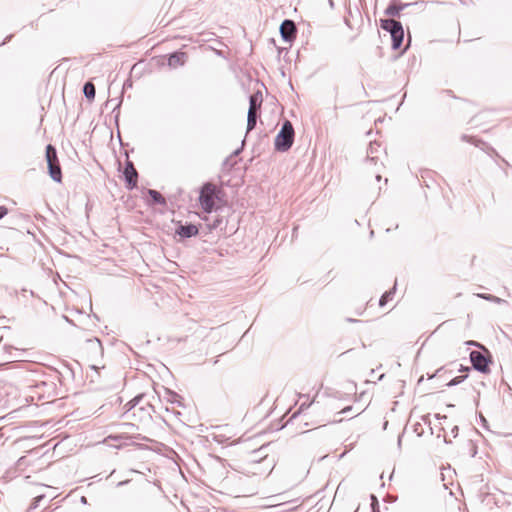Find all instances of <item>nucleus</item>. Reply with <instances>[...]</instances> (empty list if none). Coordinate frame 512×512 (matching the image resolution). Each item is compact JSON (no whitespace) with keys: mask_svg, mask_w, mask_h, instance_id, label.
Returning a JSON list of instances; mask_svg holds the SVG:
<instances>
[{"mask_svg":"<svg viewBox=\"0 0 512 512\" xmlns=\"http://www.w3.org/2000/svg\"><path fill=\"white\" fill-rule=\"evenodd\" d=\"M88 342L91 343L92 345L97 346L99 349H101V342L99 339L95 338L94 340H89Z\"/></svg>","mask_w":512,"mask_h":512,"instance_id":"b1692460","label":"nucleus"},{"mask_svg":"<svg viewBox=\"0 0 512 512\" xmlns=\"http://www.w3.org/2000/svg\"><path fill=\"white\" fill-rule=\"evenodd\" d=\"M464 378H465V376L455 377L450 382H448L447 386L451 387V386L458 385L464 380Z\"/></svg>","mask_w":512,"mask_h":512,"instance_id":"4be33fe9","label":"nucleus"},{"mask_svg":"<svg viewBox=\"0 0 512 512\" xmlns=\"http://www.w3.org/2000/svg\"><path fill=\"white\" fill-rule=\"evenodd\" d=\"M24 460H25V457H21V458H19V460H18V464H19V465H21V464H22V462H23Z\"/></svg>","mask_w":512,"mask_h":512,"instance_id":"473e14b6","label":"nucleus"},{"mask_svg":"<svg viewBox=\"0 0 512 512\" xmlns=\"http://www.w3.org/2000/svg\"><path fill=\"white\" fill-rule=\"evenodd\" d=\"M44 497H45V496H44L43 494H41V495L36 496V497H35V499H36L38 502H41V501L44 499Z\"/></svg>","mask_w":512,"mask_h":512,"instance_id":"a878e982","label":"nucleus"},{"mask_svg":"<svg viewBox=\"0 0 512 512\" xmlns=\"http://www.w3.org/2000/svg\"><path fill=\"white\" fill-rule=\"evenodd\" d=\"M83 93L87 100L92 101L95 98V86L91 81H88L83 86Z\"/></svg>","mask_w":512,"mask_h":512,"instance_id":"2eb2a0df","label":"nucleus"},{"mask_svg":"<svg viewBox=\"0 0 512 512\" xmlns=\"http://www.w3.org/2000/svg\"><path fill=\"white\" fill-rule=\"evenodd\" d=\"M381 28L390 33L393 49L400 48L404 37V31L401 23L394 19H382Z\"/></svg>","mask_w":512,"mask_h":512,"instance_id":"20e7f679","label":"nucleus"},{"mask_svg":"<svg viewBox=\"0 0 512 512\" xmlns=\"http://www.w3.org/2000/svg\"><path fill=\"white\" fill-rule=\"evenodd\" d=\"M147 194L149 198L147 199V203L149 204H165L164 197L156 190H148Z\"/></svg>","mask_w":512,"mask_h":512,"instance_id":"ddd939ff","label":"nucleus"},{"mask_svg":"<svg viewBox=\"0 0 512 512\" xmlns=\"http://www.w3.org/2000/svg\"><path fill=\"white\" fill-rule=\"evenodd\" d=\"M392 294H393L392 291H389V292H386L385 294H383L382 297L379 300V305L380 306H384L387 303V301L390 299Z\"/></svg>","mask_w":512,"mask_h":512,"instance_id":"aec40b11","label":"nucleus"},{"mask_svg":"<svg viewBox=\"0 0 512 512\" xmlns=\"http://www.w3.org/2000/svg\"><path fill=\"white\" fill-rule=\"evenodd\" d=\"M371 505H372L373 510H375V507L378 505V500H377L376 496H374V495H371Z\"/></svg>","mask_w":512,"mask_h":512,"instance_id":"393cba45","label":"nucleus"},{"mask_svg":"<svg viewBox=\"0 0 512 512\" xmlns=\"http://www.w3.org/2000/svg\"><path fill=\"white\" fill-rule=\"evenodd\" d=\"M120 144L121 154L124 156V160L117 159L119 178L125 183V186L128 187V149L121 139Z\"/></svg>","mask_w":512,"mask_h":512,"instance_id":"0eeeda50","label":"nucleus"},{"mask_svg":"<svg viewBox=\"0 0 512 512\" xmlns=\"http://www.w3.org/2000/svg\"><path fill=\"white\" fill-rule=\"evenodd\" d=\"M187 56L184 52H175L168 58V65L171 68H177L183 66L186 62Z\"/></svg>","mask_w":512,"mask_h":512,"instance_id":"9d476101","label":"nucleus"},{"mask_svg":"<svg viewBox=\"0 0 512 512\" xmlns=\"http://www.w3.org/2000/svg\"><path fill=\"white\" fill-rule=\"evenodd\" d=\"M46 161L48 166V173L53 181L60 183L62 181V170L57 157L56 148L48 144L46 146Z\"/></svg>","mask_w":512,"mask_h":512,"instance_id":"39448f33","label":"nucleus"},{"mask_svg":"<svg viewBox=\"0 0 512 512\" xmlns=\"http://www.w3.org/2000/svg\"><path fill=\"white\" fill-rule=\"evenodd\" d=\"M478 297L496 304H501L505 302V300L491 294H478Z\"/></svg>","mask_w":512,"mask_h":512,"instance_id":"a211bd4d","label":"nucleus"},{"mask_svg":"<svg viewBox=\"0 0 512 512\" xmlns=\"http://www.w3.org/2000/svg\"><path fill=\"white\" fill-rule=\"evenodd\" d=\"M351 409L352 408L350 406H348V407L342 409L341 413H346V412L350 411Z\"/></svg>","mask_w":512,"mask_h":512,"instance_id":"c756f323","label":"nucleus"},{"mask_svg":"<svg viewBox=\"0 0 512 512\" xmlns=\"http://www.w3.org/2000/svg\"><path fill=\"white\" fill-rule=\"evenodd\" d=\"M294 141V128L290 121H285L275 137V149L280 152L289 150Z\"/></svg>","mask_w":512,"mask_h":512,"instance_id":"7ed1b4c3","label":"nucleus"},{"mask_svg":"<svg viewBox=\"0 0 512 512\" xmlns=\"http://www.w3.org/2000/svg\"><path fill=\"white\" fill-rule=\"evenodd\" d=\"M257 112L248 111L247 130L251 131L256 126Z\"/></svg>","mask_w":512,"mask_h":512,"instance_id":"dca6fc26","label":"nucleus"},{"mask_svg":"<svg viewBox=\"0 0 512 512\" xmlns=\"http://www.w3.org/2000/svg\"><path fill=\"white\" fill-rule=\"evenodd\" d=\"M137 184V171L133 164L130 162V190L133 189Z\"/></svg>","mask_w":512,"mask_h":512,"instance_id":"6ab92c4d","label":"nucleus"},{"mask_svg":"<svg viewBox=\"0 0 512 512\" xmlns=\"http://www.w3.org/2000/svg\"><path fill=\"white\" fill-rule=\"evenodd\" d=\"M376 179H377V181H380L381 176H380V175H377V176H376Z\"/></svg>","mask_w":512,"mask_h":512,"instance_id":"72a5a7b5","label":"nucleus"},{"mask_svg":"<svg viewBox=\"0 0 512 512\" xmlns=\"http://www.w3.org/2000/svg\"><path fill=\"white\" fill-rule=\"evenodd\" d=\"M3 338V336H0V340Z\"/></svg>","mask_w":512,"mask_h":512,"instance_id":"f704fd0d","label":"nucleus"},{"mask_svg":"<svg viewBox=\"0 0 512 512\" xmlns=\"http://www.w3.org/2000/svg\"><path fill=\"white\" fill-rule=\"evenodd\" d=\"M470 361L474 367L479 372H487L488 371V360L487 358L479 351H472L470 353Z\"/></svg>","mask_w":512,"mask_h":512,"instance_id":"6e6552de","label":"nucleus"},{"mask_svg":"<svg viewBox=\"0 0 512 512\" xmlns=\"http://www.w3.org/2000/svg\"><path fill=\"white\" fill-rule=\"evenodd\" d=\"M219 190L217 186L213 183H205L199 195V204L202 210L206 213H211L219 200Z\"/></svg>","mask_w":512,"mask_h":512,"instance_id":"f03ea898","label":"nucleus"},{"mask_svg":"<svg viewBox=\"0 0 512 512\" xmlns=\"http://www.w3.org/2000/svg\"><path fill=\"white\" fill-rule=\"evenodd\" d=\"M127 482H128L127 480L120 481V482L117 484V486L125 485V484H127Z\"/></svg>","mask_w":512,"mask_h":512,"instance_id":"2f4dec72","label":"nucleus"},{"mask_svg":"<svg viewBox=\"0 0 512 512\" xmlns=\"http://www.w3.org/2000/svg\"><path fill=\"white\" fill-rule=\"evenodd\" d=\"M408 6V4L404 3V4H390L386 10H385V14L388 15V16H391V17H398L400 15V12L402 10H404L406 7Z\"/></svg>","mask_w":512,"mask_h":512,"instance_id":"f8f14e48","label":"nucleus"},{"mask_svg":"<svg viewBox=\"0 0 512 512\" xmlns=\"http://www.w3.org/2000/svg\"><path fill=\"white\" fill-rule=\"evenodd\" d=\"M40 502H38L35 498H34V501L32 503V506L31 508H36L38 505H39Z\"/></svg>","mask_w":512,"mask_h":512,"instance_id":"bb28decb","label":"nucleus"},{"mask_svg":"<svg viewBox=\"0 0 512 512\" xmlns=\"http://www.w3.org/2000/svg\"><path fill=\"white\" fill-rule=\"evenodd\" d=\"M280 33L285 41H291L296 36V27L293 21L285 20L280 26Z\"/></svg>","mask_w":512,"mask_h":512,"instance_id":"1a4fd4ad","label":"nucleus"},{"mask_svg":"<svg viewBox=\"0 0 512 512\" xmlns=\"http://www.w3.org/2000/svg\"><path fill=\"white\" fill-rule=\"evenodd\" d=\"M8 214V208L6 206H0V220Z\"/></svg>","mask_w":512,"mask_h":512,"instance_id":"5701e85b","label":"nucleus"},{"mask_svg":"<svg viewBox=\"0 0 512 512\" xmlns=\"http://www.w3.org/2000/svg\"><path fill=\"white\" fill-rule=\"evenodd\" d=\"M143 397L144 395L140 394L130 400V418L133 419L132 422L130 421V428L136 427L138 429L141 424H146L151 420V407L149 405L138 407ZM131 439L132 432L130 431V440Z\"/></svg>","mask_w":512,"mask_h":512,"instance_id":"f257e3e1","label":"nucleus"},{"mask_svg":"<svg viewBox=\"0 0 512 512\" xmlns=\"http://www.w3.org/2000/svg\"><path fill=\"white\" fill-rule=\"evenodd\" d=\"M33 400L32 396L21 395L16 387H9L7 390V404L13 411L29 406Z\"/></svg>","mask_w":512,"mask_h":512,"instance_id":"423d86ee","label":"nucleus"},{"mask_svg":"<svg viewBox=\"0 0 512 512\" xmlns=\"http://www.w3.org/2000/svg\"><path fill=\"white\" fill-rule=\"evenodd\" d=\"M262 102V96L260 94H253L250 96L249 99V110L252 112H257V110L260 108Z\"/></svg>","mask_w":512,"mask_h":512,"instance_id":"4468645a","label":"nucleus"},{"mask_svg":"<svg viewBox=\"0 0 512 512\" xmlns=\"http://www.w3.org/2000/svg\"><path fill=\"white\" fill-rule=\"evenodd\" d=\"M466 344L467 345H473V346H479V344L474 342V341H468Z\"/></svg>","mask_w":512,"mask_h":512,"instance_id":"c85d7f7f","label":"nucleus"},{"mask_svg":"<svg viewBox=\"0 0 512 512\" xmlns=\"http://www.w3.org/2000/svg\"><path fill=\"white\" fill-rule=\"evenodd\" d=\"M128 86V78L123 82V90Z\"/></svg>","mask_w":512,"mask_h":512,"instance_id":"7c9ffc66","label":"nucleus"},{"mask_svg":"<svg viewBox=\"0 0 512 512\" xmlns=\"http://www.w3.org/2000/svg\"><path fill=\"white\" fill-rule=\"evenodd\" d=\"M176 232L183 238H190L198 234V228L194 224L180 225Z\"/></svg>","mask_w":512,"mask_h":512,"instance_id":"9b49d317","label":"nucleus"},{"mask_svg":"<svg viewBox=\"0 0 512 512\" xmlns=\"http://www.w3.org/2000/svg\"><path fill=\"white\" fill-rule=\"evenodd\" d=\"M80 502H81L82 504H87V498H86L85 496H82V497L80 498Z\"/></svg>","mask_w":512,"mask_h":512,"instance_id":"cd10ccee","label":"nucleus"},{"mask_svg":"<svg viewBox=\"0 0 512 512\" xmlns=\"http://www.w3.org/2000/svg\"><path fill=\"white\" fill-rule=\"evenodd\" d=\"M165 398L170 403H179L180 396L171 390L166 389L165 390Z\"/></svg>","mask_w":512,"mask_h":512,"instance_id":"f3484780","label":"nucleus"},{"mask_svg":"<svg viewBox=\"0 0 512 512\" xmlns=\"http://www.w3.org/2000/svg\"><path fill=\"white\" fill-rule=\"evenodd\" d=\"M121 438H122L121 436H120V437H112V436H109V437L105 440V442L107 443V445H108V446H112V447H114V448H116V449H119V448H121V447H122V443H119V444H110V443H109V441H110V440H115V441H117V440H119V439H121Z\"/></svg>","mask_w":512,"mask_h":512,"instance_id":"412c9836","label":"nucleus"}]
</instances>
